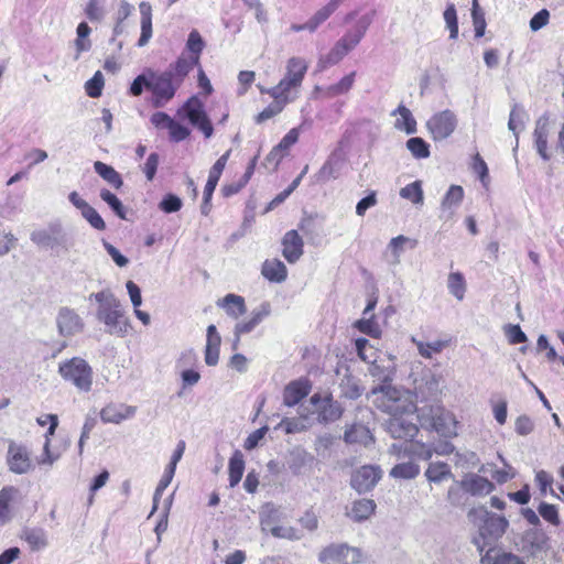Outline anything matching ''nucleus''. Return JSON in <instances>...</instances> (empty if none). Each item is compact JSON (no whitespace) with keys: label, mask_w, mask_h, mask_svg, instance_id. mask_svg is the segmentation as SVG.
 <instances>
[{"label":"nucleus","mask_w":564,"mask_h":564,"mask_svg":"<svg viewBox=\"0 0 564 564\" xmlns=\"http://www.w3.org/2000/svg\"><path fill=\"white\" fill-rule=\"evenodd\" d=\"M457 127V117L449 110L434 113L427 121L426 128L434 141L447 139Z\"/></svg>","instance_id":"9b49d317"},{"label":"nucleus","mask_w":564,"mask_h":564,"mask_svg":"<svg viewBox=\"0 0 564 564\" xmlns=\"http://www.w3.org/2000/svg\"><path fill=\"white\" fill-rule=\"evenodd\" d=\"M538 511L545 521H549L554 525L560 524L558 512L554 505L542 501L538 507Z\"/></svg>","instance_id":"338daca9"},{"label":"nucleus","mask_w":564,"mask_h":564,"mask_svg":"<svg viewBox=\"0 0 564 564\" xmlns=\"http://www.w3.org/2000/svg\"><path fill=\"white\" fill-rule=\"evenodd\" d=\"M377 503L372 499L361 498L351 502L350 509H347L346 516L354 522L361 523L375 514Z\"/></svg>","instance_id":"5701e85b"},{"label":"nucleus","mask_w":564,"mask_h":564,"mask_svg":"<svg viewBox=\"0 0 564 564\" xmlns=\"http://www.w3.org/2000/svg\"><path fill=\"white\" fill-rule=\"evenodd\" d=\"M182 199L172 193L164 195L159 204V208L166 214L176 213L182 208Z\"/></svg>","instance_id":"680f3d73"},{"label":"nucleus","mask_w":564,"mask_h":564,"mask_svg":"<svg viewBox=\"0 0 564 564\" xmlns=\"http://www.w3.org/2000/svg\"><path fill=\"white\" fill-rule=\"evenodd\" d=\"M382 469L377 465H364L355 469L350 477V487L359 495L370 492L381 480Z\"/></svg>","instance_id":"9d476101"},{"label":"nucleus","mask_w":564,"mask_h":564,"mask_svg":"<svg viewBox=\"0 0 564 564\" xmlns=\"http://www.w3.org/2000/svg\"><path fill=\"white\" fill-rule=\"evenodd\" d=\"M198 64V56H191V58L180 56L165 70L170 72L176 84L181 86L188 73Z\"/></svg>","instance_id":"c756f323"},{"label":"nucleus","mask_w":564,"mask_h":564,"mask_svg":"<svg viewBox=\"0 0 564 564\" xmlns=\"http://www.w3.org/2000/svg\"><path fill=\"white\" fill-rule=\"evenodd\" d=\"M460 485L471 496L488 495L496 489L494 482L476 474L467 475L460 480Z\"/></svg>","instance_id":"bb28decb"},{"label":"nucleus","mask_w":564,"mask_h":564,"mask_svg":"<svg viewBox=\"0 0 564 564\" xmlns=\"http://www.w3.org/2000/svg\"><path fill=\"white\" fill-rule=\"evenodd\" d=\"M349 52L338 41L325 56L318 61V67L325 69L328 66L338 64Z\"/></svg>","instance_id":"c03bdc74"},{"label":"nucleus","mask_w":564,"mask_h":564,"mask_svg":"<svg viewBox=\"0 0 564 564\" xmlns=\"http://www.w3.org/2000/svg\"><path fill=\"white\" fill-rule=\"evenodd\" d=\"M7 465L9 470L13 474H28L33 468V464L26 446L10 441L7 453Z\"/></svg>","instance_id":"2eb2a0df"},{"label":"nucleus","mask_w":564,"mask_h":564,"mask_svg":"<svg viewBox=\"0 0 564 564\" xmlns=\"http://www.w3.org/2000/svg\"><path fill=\"white\" fill-rule=\"evenodd\" d=\"M178 115L186 118L193 127L200 130L205 138L208 139L213 135V124L204 109L203 102L197 96L188 98L178 110Z\"/></svg>","instance_id":"1a4fd4ad"},{"label":"nucleus","mask_w":564,"mask_h":564,"mask_svg":"<svg viewBox=\"0 0 564 564\" xmlns=\"http://www.w3.org/2000/svg\"><path fill=\"white\" fill-rule=\"evenodd\" d=\"M100 198L109 206L113 214L122 220L127 219V208L122 202L109 189L101 188Z\"/></svg>","instance_id":"a18cd8bd"},{"label":"nucleus","mask_w":564,"mask_h":564,"mask_svg":"<svg viewBox=\"0 0 564 564\" xmlns=\"http://www.w3.org/2000/svg\"><path fill=\"white\" fill-rule=\"evenodd\" d=\"M58 335L64 338L73 337L83 332L85 323L74 308L62 306L58 308L56 318Z\"/></svg>","instance_id":"4468645a"},{"label":"nucleus","mask_w":564,"mask_h":564,"mask_svg":"<svg viewBox=\"0 0 564 564\" xmlns=\"http://www.w3.org/2000/svg\"><path fill=\"white\" fill-rule=\"evenodd\" d=\"M46 420H48L50 426L47 432L45 433V444H44V457L41 460V464L52 465L57 456H53L50 452V436L54 435L57 426H58V417L56 414H46Z\"/></svg>","instance_id":"09e8293b"},{"label":"nucleus","mask_w":564,"mask_h":564,"mask_svg":"<svg viewBox=\"0 0 564 564\" xmlns=\"http://www.w3.org/2000/svg\"><path fill=\"white\" fill-rule=\"evenodd\" d=\"M104 84V75L100 70H97L94 76L85 84L86 94L91 98L100 97L102 94Z\"/></svg>","instance_id":"13d9d810"},{"label":"nucleus","mask_w":564,"mask_h":564,"mask_svg":"<svg viewBox=\"0 0 564 564\" xmlns=\"http://www.w3.org/2000/svg\"><path fill=\"white\" fill-rule=\"evenodd\" d=\"M221 340H206L205 362L207 366H216L219 360V348Z\"/></svg>","instance_id":"69168bd1"},{"label":"nucleus","mask_w":564,"mask_h":564,"mask_svg":"<svg viewBox=\"0 0 564 564\" xmlns=\"http://www.w3.org/2000/svg\"><path fill=\"white\" fill-rule=\"evenodd\" d=\"M429 481L440 484L445 479L454 478L448 464L444 462L431 463L425 471Z\"/></svg>","instance_id":"79ce46f5"},{"label":"nucleus","mask_w":564,"mask_h":564,"mask_svg":"<svg viewBox=\"0 0 564 564\" xmlns=\"http://www.w3.org/2000/svg\"><path fill=\"white\" fill-rule=\"evenodd\" d=\"M420 474V467L414 462L397 464L391 470L390 476L399 479H413Z\"/></svg>","instance_id":"de8ad7c7"},{"label":"nucleus","mask_w":564,"mask_h":564,"mask_svg":"<svg viewBox=\"0 0 564 564\" xmlns=\"http://www.w3.org/2000/svg\"><path fill=\"white\" fill-rule=\"evenodd\" d=\"M406 149L416 160L427 159L431 154L430 144L421 137H412L406 143Z\"/></svg>","instance_id":"49530a36"},{"label":"nucleus","mask_w":564,"mask_h":564,"mask_svg":"<svg viewBox=\"0 0 564 564\" xmlns=\"http://www.w3.org/2000/svg\"><path fill=\"white\" fill-rule=\"evenodd\" d=\"M354 327L360 333L368 335L372 338H379L381 336V329L376 321L375 314L364 316L362 318L355 322Z\"/></svg>","instance_id":"37998d69"},{"label":"nucleus","mask_w":564,"mask_h":564,"mask_svg":"<svg viewBox=\"0 0 564 564\" xmlns=\"http://www.w3.org/2000/svg\"><path fill=\"white\" fill-rule=\"evenodd\" d=\"M379 406L391 415L386 423L387 432L393 438L412 441L419 432L417 425L412 419L417 405L403 397H399L398 401H382Z\"/></svg>","instance_id":"7ed1b4c3"},{"label":"nucleus","mask_w":564,"mask_h":564,"mask_svg":"<svg viewBox=\"0 0 564 564\" xmlns=\"http://www.w3.org/2000/svg\"><path fill=\"white\" fill-rule=\"evenodd\" d=\"M464 198V189L459 185H451L441 204V218L448 220Z\"/></svg>","instance_id":"393cba45"},{"label":"nucleus","mask_w":564,"mask_h":564,"mask_svg":"<svg viewBox=\"0 0 564 564\" xmlns=\"http://www.w3.org/2000/svg\"><path fill=\"white\" fill-rule=\"evenodd\" d=\"M231 150L225 152L212 166L208 174V180L204 188V193L206 196H213L214 191L218 184V181L221 176V173L227 164V161L230 156Z\"/></svg>","instance_id":"72a5a7b5"},{"label":"nucleus","mask_w":564,"mask_h":564,"mask_svg":"<svg viewBox=\"0 0 564 564\" xmlns=\"http://www.w3.org/2000/svg\"><path fill=\"white\" fill-rule=\"evenodd\" d=\"M31 240L39 247L51 249L56 253L68 252L75 245L74 238L61 224H51L45 229L34 230Z\"/></svg>","instance_id":"423d86ee"},{"label":"nucleus","mask_w":564,"mask_h":564,"mask_svg":"<svg viewBox=\"0 0 564 564\" xmlns=\"http://www.w3.org/2000/svg\"><path fill=\"white\" fill-rule=\"evenodd\" d=\"M376 15V11L372 10L362 17L356 22L352 30L345 33V35L338 40L339 43H343V46L346 47L348 52L354 50L365 36L367 30L371 25Z\"/></svg>","instance_id":"a211bd4d"},{"label":"nucleus","mask_w":564,"mask_h":564,"mask_svg":"<svg viewBox=\"0 0 564 564\" xmlns=\"http://www.w3.org/2000/svg\"><path fill=\"white\" fill-rule=\"evenodd\" d=\"M174 474H175V470L171 469L170 467L166 466V468L164 470V474H163L162 478L160 479V481H159V484H158V486L155 488V491H154V495H153V506H152V510H151L149 517H151L158 510L160 499H161L164 490L171 484V481H172V479L174 477Z\"/></svg>","instance_id":"3c124183"},{"label":"nucleus","mask_w":564,"mask_h":564,"mask_svg":"<svg viewBox=\"0 0 564 564\" xmlns=\"http://www.w3.org/2000/svg\"><path fill=\"white\" fill-rule=\"evenodd\" d=\"M467 491L462 487L460 481L451 486L447 490V501L451 506L463 508L468 501Z\"/></svg>","instance_id":"864d4df0"},{"label":"nucleus","mask_w":564,"mask_h":564,"mask_svg":"<svg viewBox=\"0 0 564 564\" xmlns=\"http://www.w3.org/2000/svg\"><path fill=\"white\" fill-rule=\"evenodd\" d=\"M447 288L449 293L458 301H462L466 292L465 278L460 272H452L447 279Z\"/></svg>","instance_id":"8fccbe9b"},{"label":"nucleus","mask_w":564,"mask_h":564,"mask_svg":"<svg viewBox=\"0 0 564 564\" xmlns=\"http://www.w3.org/2000/svg\"><path fill=\"white\" fill-rule=\"evenodd\" d=\"M549 549V538L542 529L527 530L521 539V551L532 556L545 552Z\"/></svg>","instance_id":"f3484780"},{"label":"nucleus","mask_w":564,"mask_h":564,"mask_svg":"<svg viewBox=\"0 0 564 564\" xmlns=\"http://www.w3.org/2000/svg\"><path fill=\"white\" fill-rule=\"evenodd\" d=\"M144 89L151 91V76L148 74V69L133 79L130 85L129 93L132 96L138 97L142 95Z\"/></svg>","instance_id":"052dcab7"},{"label":"nucleus","mask_w":564,"mask_h":564,"mask_svg":"<svg viewBox=\"0 0 564 564\" xmlns=\"http://www.w3.org/2000/svg\"><path fill=\"white\" fill-rule=\"evenodd\" d=\"M217 305L225 310L226 314L235 319L247 312L245 299L240 295L229 293L217 301Z\"/></svg>","instance_id":"7c9ffc66"},{"label":"nucleus","mask_w":564,"mask_h":564,"mask_svg":"<svg viewBox=\"0 0 564 564\" xmlns=\"http://www.w3.org/2000/svg\"><path fill=\"white\" fill-rule=\"evenodd\" d=\"M135 408L126 404L110 403L100 411V419L104 423L119 424L123 420L133 416Z\"/></svg>","instance_id":"a878e982"},{"label":"nucleus","mask_w":564,"mask_h":564,"mask_svg":"<svg viewBox=\"0 0 564 564\" xmlns=\"http://www.w3.org/2000/svg\"><path fill=\"white\" fill-rule=\"evenodd\" d=\"M400 196L404 199L411 200L415 205H422L424 202V195L422 184L420 181H415L400 191Z\"/></svg>","instance_id":"603ef678"},{"label":"nucleus","mask_w":564,"mask_h":564,"mask_svg":"<svg viewBox=\"0 0 564 564\" xmlns=\"http://www.w3.org/2000/svg\"><path fill=\"white\" fill-rule=\"evenodd\" d=\"M21 539L29 544L32 551H40L47 545L46 532L42 528H24Z\"/></svg>","instance_id":"e433bc0d"},{"label":"nucleus","mask_w":564,"mask_h":564,"mask_svg":"<svg viewBox=\"0 0 564 564\" xmlns=\"http://www.w3.org/2000/svg\"><path fill=\"white\" fill-rule=\"evenodd\" d=\"M408 242L410 243L411 249L415 248L417 245L416 240H412L409 237H405L403 235L397 236L390 240L388 247H389V249H391V251L393 253V257H394L393 262L394 263L400 262V254L403 251V246Z\"/></svg>","instance_id":"4d7b16f0"},{"label":"nucleus","mask_w":564,"mask_h":564,"mask_svg":"<svg viewBox=\"0 0 564 564\" xmlns=\"http://www.w3.org/2000/svg\"><path fill=\"white\" fill-rule=\"evenodd\" d=\"M262 275L270 282L281 283L286 280L288 269L279 259H268L261 269Z\"/></svg>","instance_id":"473e14b6"},{"label":"nucleus","mask_w":564,"mask_h":564,"mask_svg":"<svg viewBox=\"0 0 564 564\" xmlns=\"http://www.w3.org/2000/svg\"><path fill=\"white\" fill-rule=\"evenodd\" d=\"M167 130L170 132L171 140L174 142L184 141L191 134V131L187 127L181 124L180 122L175 121L174 119L167 127Z\"/></svg>","instance_id":"774afa93"},{"label":"nucleus","mask_w":564,"mask_h":564,"mask_svg":"<svg viewBox=\"0 0 564 564\" xmlns=\"http://www.w3.org/2000/svg\"><path fill=\"white\" fill-rule=\"evenodd\" d=\"M524 116H525L524 110L521 107H519V105H517V104L513 105V107L510 111V116H509L508 128L510 131L513 132L517 141H518V131L523 129V126H524V121H523Z\"/></svg>","instance_id":"6e6d98bb"},{"label":"nucleus","mask_w":564,"mask_h":564,"mask_svg":"<svg viewBox=\"0 0 564 564\" xmlns=\"http://www.w3.org/2000/svg\"><path fill=\"white\" fill-rule=\"evenodd\" d=\"M140 9V26L141 34L138 40V46H145L152 37V7L149 2L142 1L139 4Z\"/></svg>","instance_id":"2f4dec72"},{"label":"nucleus","mask_w":564,"mask_h":564,"mask_svg":"<svg viewBox=\"0 0 564 564\" xmlns=\"http://www.w3.org/2000/svg\"><path fill=\"white\" fill-rule=\"evenodd\" d=\"M505 335L511 345L522 344L528 341L525 333L519 325L508 324L505 326Z\"/></svg>","instance_id":"e2e57ef3"},{"label":"nucleus","mask_w":564,"mask_h":564,"mask_svg":"<svg viewBox=\"0 0 564 564\" xmlns=\"http://www.w3.org/2000/svg\"><path fill=\"white\" fill-rule=\"evenodd\" d=\"M68 200L80 212L84 219L96 230L102 231L106 229V223L99 213L83 199L77 192H70Z\"/></svg>","instance_id":"6ab92c4d"},{"label":"nucleus","mask_w":564,"mask_h":564,"mask_svg":"<svg viewBox=\"0 0 564 564\" xmlns=\"http://www.w3.org/2000/svg\"><path fill=\"white\" fill-rule=\"evenodd\" d=\"M98 303L96 318L104 323L105 332L109 335L124 337L131 329L130 321L126 316L120 300L109 289L91 293L89 300Z\"/></svg>","instance_id":"f257e3e1"},{"label":"nucleus","mask_w":564,"mask_h":564,"mask_svg":"<svg viewBox=\"0 0 564 564\" xmlns=\"http://www.w3.org/2000/svg\"><path fill=\"white\" fill-rule=\"evenodd\" d=\"M282 256L289 263H295L304 252V241L294 229L289 230L282 238Z\"/></svg>","instance_id":"412c9836"},{"label":"nucleus","mask_w":564,"mask_h":564,"mask_svg":"<svg viewBox=\"0 0 564 564\" xmlns=\"http://www.w3.org/2000/svg\"><path fill=\"white\" fill-rule=\"evenodd\" d=\"M245 471V458L241 451L236 449L228 463V473H229V486L231 488L236 487L243 475Z\"/></svg>","instance_id":"4c0bfd02"},{"label":"nucleus","mask_w":564,"mask_h":564,"mask_svg":"<svg viewBox=\"0 0 564 564\" xmlns=\"http://www.w3.org/2000/svg\"><path fill=\"white\" fill-rule=\"evenodd\" d=\"M260 527L262 531H269L270 528H274L275 523L280 520L279 509L272 502H265L259 512Z\"/></svg>","instance_id":"a19ab883"},{"label":"nucleus","mask_w":564,"mask_h":564,"mask_svg":"<svg viewBox=\"0 0 564 564\" xmlns=\"http://www.w3.org/2000/svg\"><path fill=\"white\" fill-rule=\"evenodd\" d=\"M307 70L306 62L301 57H291L286 63V73L280 80L281 87L289 94L297 98L299 89Z\"/></svg>","instance_id":"ddd939ff"},{"label":"nucleus","mask_w":564,"mask_h":564,"mask_svg":"<svg viewBox=\"0 0 564 564\" xmlns=\"http://www.w3.org/2000/svg\"><path fill=\"white\" fill-rule=\"evenodd\" d=\"M343 405L333 399L332 394L324 397V404L319 405L317 420L319 423L328 424L337 421L343 415Z\"/></svg>","instance_id":"c85d7f7f"},{"label":"nucleus","mask_w":564,"mask_h":564,"mask_svg":"<svg viewBox=\"0 0 564 564\" xmlns=\"http://www.w3.org/2000/svg\"><path fill=\"white\" fill-rule=\"evenodd\" d=\"M58 373L64 380L72 382L82 391L88 392L91 389L93 369L80 357H74L59 364Z\"/></svg>","instance_id":"0eeeda50"},{"label":"nucleus","mask_w":564,"mask_h":564,"mask_svg":"<svg viewBox=\"0 0 564 564\" xmlns=\"http://www.w3.org/2000/svg\"><path fill=\"white\" fill-rule=\"evenodd\" d=\"M549 133V116L544 113L536 120L533 132L536 152L544 161L550 160V154L547 152Z\"/></svg>","instance_id":"b1692460"},{"label":"nucleus","mask_w":564,"mask_h":564,"mask_svg":"<svg viewBox=\"0 0 564 564\" xmlns=\"http://www.w3.org/2000/svg\"><path fill=\"white\" fill-rule=\"evenodd\" d=\"M399 115L400 117L394 122V128L404 131L408 134L416 132V120L412 112L404 105H399L395 110L392 111V116Z\"/></svg>","instance_id":"c9c22d12"},{"label":"nucleus","mask_w":564,"mask_h":564,"mask_svg":"<svg viewBox=\"0 0 564 564\" xmlns=\"http://www.w3.org/2000/svg\"><path fill=\"white\" fill-rule=\"evenodd\" d=\"M339 389L341 397L349 400H357L365 392V387L361 384L360 379L351 375L348 368H346L340 379Z\"/></svg>","instance_id":"cd10ccee"},{"label":"nucleus","mask_w":564,"mask_h":564,"mask_svg":"<svg viewBox=\"0 0 564 564\" xmlns=\"http://www.w3.org/2000/svg\"><path fill=\"white\" fill-rule=\"evenodd\" d=\"M400 451L412 458L429 460L433 456V448L431 444L422 442H406L400 447Z\"/></svg>","instance_id":"ea45409f"},{"label":"nucleus","mask_w":564,"mask_h":564,"mask_svg":"<svg viewBox=\"0 0 564 564\" xmlns=\"http://www.w3.org/2000/svg\"><path fill=\"white\" fill-rule=\"evenodd\" d=\"M440 393V379L431 371L424 372L414 381V394L416 401L423 404L436 403Z\"/></svg>","instance_id":"dca6fc26"},{"label":"nucleus","mask_w":564,"mask_h":564,"mask_svg":"<svg viewBox=\"0 0 564 564\" xmlns=\"http://www.w3.org/2000/svg\"><path fill=\"white\" fill-rule=\"evenodd\" d=\"M313 460L314 457L310 453L301 447H296L290 452L288 466L292 474L300 475L306 466L313 463Z\"/></svg>","instance_id":"f704fd0d"},{"label":"nucleus","mask_w":564,"mask_h":564,"mask_svg":"<svg viewBox=\"0 0 564 564\" xmlns=\"http://www.w3.org/2000/svg\"><path fill=\"white\" fill-rule=\"evenodd\" d=\"M312 383L310 379L302 377L289 382L283 391V403L286 406H294L300 403L311 392Z\"/></svg>","instance_id":"aec40b11"},{"label":"nucleus","mask_w":564,"mask_h":564,"mask_svg":"<svg viewBox=\"0 0 564 564\" xmlns=\"http://www.w3.org/2000/svg\"><path fill=\"white\" fill-rule=\"evenodd\" d=\"M444 20L449 30V39L455 40L458 36V19L454 3H449L444 11Z\"/></svg>","instance_id":"bf43d9fd"},{"label":"nucleus","mask_w":564,"mask_h":564,"mask_svg":"<svg viewBox=\"0 0 564 564\" xmlns=\"http://www.w3.org/2000/svg\"><path fill=\"white\" fill-rule=\"evenodd\" d=\"M94 170L115 189H120L123 186V180L121 175L111 165H108L101 161H96L94 163Z\"/></svg>","instance_id":"58836bf2"},{"label":"nucleus","mask_w":564,"mask_h":564,"mask_svg":"<svg viewBox=\"0 0 564 564\" xmlns=\"http://www.w3.org/2000/svg\"><path fill=\"white\" fill-rule=\"evenodd\" d=\"M338 7H336L332 1H329L326 6L321 8L315 14L307 20L308 21V31L314 32L324 21H326L333 12Z\"/></svg>","instance_id":"5fc2aeb1"},{"label":"nucleus","mask_w":564,"mask_h":564,"mask_svg":"<svg viewBox=\"0 0 564 564\" xmlns=\"http://www.w3.org/2000/svg\"><path fill=\"white\" fill-rule=\"evenodd\" d=\"M416 416L421 427L435 431L444 437H453L457 434L454 415L438 403L417 406Z\"/></svg>","instance_id":"20e7f679"},{"label":"nucleus","mask_w":564,"mask_h":564,"mask_svg":"<svg viewBox=\"0 0 564 564\" xmlns=\"http://www.w3.org/2000/svg\"><path fill=\"white\" fill-rule=\"evenodd\" d=\"M467 517L475 521L478 517V534L473 536L471 543L479 553H484L487 546L495 545L507 532L509 520L505 516L489 511L485 507L471 508Z\"/></svg>","instance_id":"f03ea898"},{"label":"nucleus","mask_w":564,"mask_h":564,"mask_svg":"<svg viewBox=\"0 0 564 564\" xmlns=\"http://www.w3.org/2000/svg\"><path fill=\"white\" fill-rule=\"evenodd\" d=\"M344 165V156L339 150H335L330 153L328 159L322 165L319 171L316 174V181L318 183H326L330 180H336L340 170Z\"/></svg>","instance_id":"4be33fe9"},{"label":"nucleus","mask_w":564,"mask_h":564,"mask_svg":"<svg viewBox=\"0 0 564 564\" xmlns=\"http://www.w3.org/2000/svg\"><path fill=\"white\" fill-rule=\"evenodd\" d=\"M369 373L381 383L373 387L367 395H376L381 393L383 401H398L402 397V392L391 384L395 375V366L392 359H373L370 361Z\"/></svg>","instance_id":"39448f33"},{"label":"nucleus","mask_w":564,"mask_h":564,"mask_svg":"<svg viewBox=\"0 0 564 564\" xmlns=\"http://www.w3.org/2000/svg\"><path fill=\"white\" fill-rule=\"evenodd\" d=\"M148 74L151 76V93L154 106L162 107L175 96L176 90L181 86L176 84L170 72L158 73L148 69Z\"/></svg>","instance_id":"6e6552de"},{"label":"nucleus","mask_w":564,"mask_h":564,"mask_svg":"<svg viewBox=\"0 0 564 564\" xmlns=\"http://www.w3.org/2000/svg\"><path fill=\"white\" fill-rule=\"evenodd\" d=\"M270 533L274 538L286 539L291 541H297L302 538L299 530L293 527L275 525L274 528H270Z\"/></svg>","instance_id":"0e129e2a"},{"label":"nucleus","mask_w":564,"mask_h":564,"mask_svg":"<svg viewBox=\"0 0 564 564\" xmlns=\"http://www.w3.org/2000/svg\"><path fill=\"white\" fill-rule=\"evenodd\" d=\"M318 560L323 564H356L360 560V551L347 544H330L319 552Z\"/></svg>","instance_id":"f8f14e48"}]
</instances>
